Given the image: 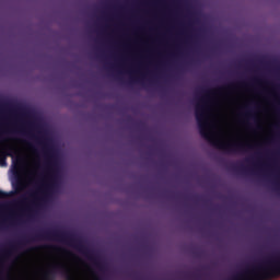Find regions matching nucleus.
Masks as SVG:
<instances>
[{
  "label": "nucleus",
  "instance_id": "nucleus-21",
  "mask_svg": "<svg viewBox=\"0 0 280 280\" xmlns=\"http://www.w3.org/2000/svg\"><path fill=\"white\" fill-rule=\"evenodd\" d=\"M241 84H244V85H246V83H241Z\"/></svg>",
  "mask_w": 280,
  "mask_h": 280
},
{
  "label": "nucleus",
  "instance_id": "nucleus-20",
  "mask_svg": "<svg viewBox=\"0 0 280 280\" xmlns=\"http://www.w3.org/2000/svg\"><path fill=\"white\" fill-rule=\"evenodd\" d=\"M246 161H247V163H250V160L247 159Z\"/></svg>",
  "mask_w": 280,
  "mask_h": 280
},
{
  "label": "nucleus",
  "instance_id": "nucleus-19",
  "mask_svg": "<svg viewBox=\"0 0 280 280\" xmlns=\"http://www.w3.org/2000/svg\"><path fill=\"white\" fill-rule=\"evenodd\" d=\"M1 224H5V220H2V223Z\"/></svg>",
  "mask_w": 280,
  "mask_h": 280
},
{
  "label": "nucleus",
  "instance_id": "nucleus-17",
  "mask_svg": "<svg viewBox=\"0 0 280 280\" xmlns=\"http://www.w3.org/2000/svg\"><path fill=\"white\" fill-rule=\"evenodd\" d=\"M117 80H119V82L124 83V80L120 77H117Z\"/></svg>",
  "mask_w": 280,
  "mask_h": 280
},
{
  "label": "nucleus",
  "instance_id": "nucleus-15",
  "mask_svg": "<svg viewBox=\"0 0 280 280\" xmlns=\"http://www.w3.org/2000/svg\"><path fill=\"white\" fill-rule=\"evenodd\" d=\"M245 116H246V117H253V112L247 110V112L245 113Z\"/></svg>",
  "mask_w": 280,
  "mask_h": 280
},
{
  "label": "nucleus",
  "instance_id": "nucleus-9",
  "mask_svg": "<svg viewBox=\"0 0 280 280\" xmlns=\"http://www.w3.org/2000/svg\"><path fill=\"white\" fill-rule=\"evenodd\" d=\"M10 196V194L3 191V190H0V198L3 199V198H8Z\"/></svg>",
  "mask_w": 280,
  "mask_h": 280
},
{
  "label": "nucleus",
  "instance_id": "nucleus-3",
  "mask_svg": "<svg viewBox=\"0 0 280 280\" xmlns=\"http://www.w3.org/2000/svg\"><path fill=\"white\" fill-rule=\"evenodd\" d=\"M42 145H44V156L46 159V167L51 174V180H54V176H56V172L58 170V160L56 159L54 148L49 145V139L42 138Z\"/></svg>",
  "mask_w": 280,
  "mask_h": 280
},
{
  "label": "nucleus",
  "instance_id": "nucleus-2",
  "mask_svg": "<svg viewBox=\"0 0 280 280\" xmlns=\"http://www.w3.org/2000/svg\"><path fill=\"white\" fill-rule=\"evenodd\" d=\"M215 91H205V95L201 97V104H197L195 107V117L198 124L199 132L206 141H209L211 145L217 148L218 150H223L226 154H236V152H244L246 148L249 150L253 148L250 144H242V143H224L218 139H215L209 130H207V103L209 102V96L213 95Z\"/></svg>",
  "mask_w": 280,
  "mask_h": 280
},
{
  "label": "nucleus",
  "instance_id": "nucleus-13",
  "mask_svg": "<svg viewBox=\"0 0 280 280\" xmlns=\"http://www.w3.org/2000/svg\"><path fill=\"white\" fill-rule=\"evenodd\" d=\"M273 189L276 191H279V183H277V182L273 183Z\"/></svg>",
  "mask_w": 280,
  "mask_h": 280
},
{
  "label": "nucleus",
  "instance_id": "nucleus-6",
  "mask_svg": "<svg viewBox=\"0 0 280 280\" xmlns=\"http://www.w3.org/2000/svg\"><path fill=\"white\" fill-rule=\"evenodd\" d=\"M14 154H16V148L9 145L0 151V164L5 165V161H8V156L14 159Z\"/></svg>",
  "mask_w": 280,
  "mask_h": 280
},
{
  "label": "nucleus",
  "instance_id": "nucleus-7",
  "mask_svg": "<svg viewBox=\"0 0 280 280\" xmlns=\"http://www.w3.org/2000/svg\"><path fill=\"white\" fill-rule=\"evenodd\" d=\"M231 170H233V172H242L243 174H248V171L246 167H244V165L237 166V165L233 164L231 166Z\"/></svg>",
  "mask_w": 280,
  "mask_h": 280
},
{
  "label": "nucleus",
  "instance_id": "nucleus-12",
  "mask_svg": "<svg viewBox=\"0 0 280 280\" xmlns=\"http://www.w3.org/2000/svg\"><path fill=\"white\" fill-rule=\"evenodd\" d=\"M258 60H260V62H266V60H268V57L262 56V57H259Z\"/></svg>",
  "mask_w": 280,
  "mask_h": 280
},
{
  "label": "nucleus",
  "instance_id": "nucleus-4",
  "mask_svg": "<svg viewBox=\"0 0 280 280\" xmlns=\"http://www.w3.org/2000/svg\"><path fill=\"white\" fill-rule=\"evenodd\" d=\"M52 187L54 184L42 185L37 187L35 191L30 192V197L34 198V207H42L43 202H47V199L49 198V191H51Z\"/></svg>",
  "mask_w": 280,
  "mask_h": 280
},
{
  "label": "nucleus",
  "instance_id": "nucleus-14",
  "mask_svg": "<svg viewBox=\"0 0 280 280\" xmlns=\"http://www.w3.org/2000/svg\"><path fill=\"white\" fill-rule=\"evenodd\" d=\"M46 248H51L52 250H60V247L58 246H46Z\"/></svg>",
  "mask_w": 280,
  "mask_h": 280
},
{
  "label": "nucleus",
  "instance_id": "nucleus-10",
  "mask_svg": "<svg viewBox=\"0 0 280 280\" xmlns=\"http://www.w3.org/2000/svg\"><path fill=\"white\" fill-rule=\"evenodd\" d=\"M233 86H235V84L231 83V84L226 85L225 88H219L217 91H222V89H233Z\"/></svg>",
  "mask_w": 280,
  "mask_h": 280
},
{
  "label": "nucleus",
  "instance_id": "nucleus-1",
  "mask_svg": "<svg viewBox=\"0 0 280 280\" xmlns=\"http://www.w3.org/2000/svg\"><path fill=\"white\" fill-rule=\"evenodd\" d=\"M40 240L65 242L66 244H69V246H72L79 250V253L85 255V257H88V259H90V261H92V264H94V266L98 268L101 272H108V265L100 260V257H97L91 249H89V247H86V245H84V241L78 238L73 233L62 232L58 229L43 230L30 236H24L15 243H10L9 248L2 250V255H12V253H16L19 248L25 246V244H30V242H40Z\"/></svg>",
  "mask_w": 280,
  "mask_h": 280
},
{
  "label": "nucleus",
  "instance_id": "nucleus-16",
  "mask_svg": "<svg viewBox=\"0 0 280 280\" xmlns=\"http://www.w3.org/2000/svg\"><path fill=\"white\" fill-rule=\"evenodd\" d=\"M272 86H273L275 91H280V86L279 85L273 84Z\"/></svg>",
  "mask_w": 280,
  "mask_h": 280
},
{
  "label": "nucleus",
  "instance_id": "nucleus-18",
  "mask_svg": "<svg viewBox=\"0 0 280 280\" xmlns=\"http://www.w3.org/2000/svg\"><path fill=\"white\" fill-rule=\"evenodd\" d=\"M254 82H259V79H254Z\"/></svg>",
  "mask_w": 280,
  "mask_h": 280
},
{
  "label": "nucleus",
  "instance_id": "nucleus-5",
  "mask_svg": "<svg viewBox=\"0 0 280 280\" xmlns=\"http://www.w3.org/2000/svg\"><path fill=\"white\" fill-rule=\"evenodd\" d=\"M61 270L62 275L66 277L67 280H73V275H71V270L60 267V266H55L51 269L47 270L44 273V279L46 280H52L56 278V271Z\"/></svg>",
  "mask_w": 280,
  "mask_h": 280
},
{
  "label": "nucleus",
  "instance_id": "nucleus-8",
  "mask_svg": "<svg viewBox=\"0 0 280 280\" xmlns=\"http://www.w3.org/2000/svg\"><path fill=\"white\" fill-rule=\"evenodd\" d=\"M137 82H140L139 80H137L136 78L131 77L128 84L132 85V84H137Z\"/></svg>",
  "mask_w": 280,
  "mask_h": 280
},
{
  "label": "nucleus",
  "instance_id": "nucleus-11",
  "mask_svg": "<svg viewBox=\"0 0 280 280\" xmlns=\"http://www.w3.org/2000/svg\"><path fill=\"white\" fill-rule=\"evenodd\" d=\"M205 255V252H195L196 257H202Z\"/></svg>",
  "mask_w": 280,
  "mask_h": 280
}]
</instances>
